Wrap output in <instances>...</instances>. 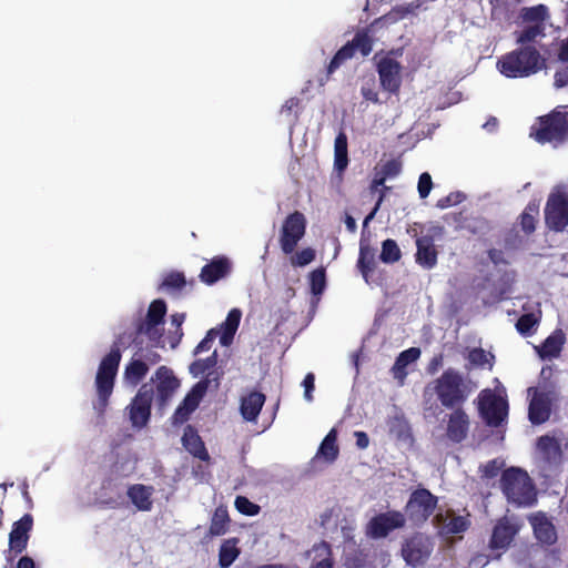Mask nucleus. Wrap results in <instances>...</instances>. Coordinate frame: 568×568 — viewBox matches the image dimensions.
<instances>
[{"mask_svg": "<svg viewBox=\"0 0 568 568\" xmlns=\"http://www.w3.org/2000/svg\"><path fill=\"white\" fill-rule=\"evenodd\" d=\"M217 358H219L217 352L214 351L206 358L194 361L190 365V373L194 377H199V376H201V375L206 373L205 377L209 376L210 379H211V383L215 382V387H217L219 384H220V382H219L220 376H219V374L215 371H213L215 368L216 364H217Z\"/></svg>", "mask_w": 568, "mask_h": 568, "instance_id": "28", "label": "nucleus"}, {"mask_svg": "<svg viewBox=\"0 0 568 568\" xmlns=\"http://www.w3.org/2000/svg\"><path fill=\"white\" fill-rule=\"evenodd\" d=\"M443 366V355H436L434 356L427 367V372L429 374H435L440 367Z\"/></svg>", "mask_w": 568, "mask_h": 568, "instance_id": "64", "label": "nucleus"}, {"mask_svg": "<svg viewBox=\"0 0 568 568\" xmlns=\"http://www.w3.org/2000/svg\"><path fill=\"white\" fill-rule=\"evenodd\" d=\"M336 439L337 433L333 428L328 432L320 446L318 453L323 455L327 462H334L338 456L339 449L336 445Z\"/></svg>", "mask_w": 568, "mask_h": 568, "instance_id": "37", "label": "nucleus"}, {"mask_svg": "<svg viewBox=\"0 0 568 568\" xmlns=\"http://www.w3.org/2000/svg\"><path fill=\"white\" fill-rule=\"evenodd\" d=\"M545 26L530 24L517 33V42L526 44L534 42L539 36H544Z\"/></svg>", "mask_w": 568, "mask_h": 568, "instance_id": "42", "label": "nucleus"}, {"mask_svg": "<svg viewBox=\"0 0 568 568\" xmlns=\"http://www.w3.org/2000/svg\"><path fill=\"white\" fill-rule=\"evenodd\" d=\"M151 385L150 390L144 389V426L149 420L153 399L155 398L160 408H164L180 388L181 382L172 368L162 365L151 377Z\"/></svg>", "mask_w": 568, "mask_h": 568, "instance_id": "2", "label": "nucleus"}, {"mask_svg": "<svg viewBox=\"0 0 568 568\" xmlns=\"http://www.w3.org/2000/svg\"><path fill=\"white\" fill-rule=\"evenodd\" d=\"M386 182L385 178H382L377 172H375L373 180L369 184V192L372 194L378 193L384 183Z\"/></svg>", "mask_w": 568, "mask_h": 568, "instance_id": "63", "label": "nucleus"}, {"mask_svg": "<svg viewBox=\"0 0 568 568\" xmlns=\"http://www.w3.org/2000/svg\"><path fill=\"white\" fill-rule=\"evenodd\" d=\"M568 135V114L554 110L547 115L539 116L538 123L531 126L530 136L544 144L562 142Z\"/></svg>", "mask_w": 568, "mask_h": 568, "instance_id": "7", "label": "nucleus"}, {"mask_svg": "<svg viewBox=\"0 0 568 568\" xmlns=\"http://www.w3.org/2000/svg\"><path fill=\"white\" fill-rule=\"evenodd\" d=\"M361 94L365 101L372 102L374 104L382 103L379 100V93L376 88V80L374 77L364 80L361 87Z\"/></svg>", "mask_w": 568, "mask_h": 568, "instance_id": "43", "label": "nucleus"}, {"mask_svg": "<svg viewBox=\"0 0 568 568\" xmlns=\"http://www.w3.org/2000/svg\"><path fill=\"white\" fill-rule=\"evenodd\" d=\"M265 399V395L257 390H252L246 396H243L240 405L243 418L247 422L256 420Z\"/></svg>", "mask_w": 568, "mask_h": 568, "instance_id": "24", "label": "nucleus"}, {"mask_svg": "<svg viewBox=\"0 0 568 568\" xmlns=\"http://www.w3.org/2000/svg\"><path fill=\"white\" fill-rule=\"evenodd\" d=\"M120 361L121 353L115 343L109 354L102 358L95 376L98 408L101 412H103L109 404V398L113 392Z\"/></svg>", "mask_w": 568, "mask_h": 568, "instance_id": "5", "label": "nucleus"}, {"mask_svg": "<svg viewBox=\"0 0 568 568\" xmlns=\"http://www.w3.org/2000/svg\"><path fill=\"white\" fill-rule=\"evenodd\" d=\"M545 225L549 231L561 233L568 226V192L566 186L556 185L548 195L544 207Z\"/></svg>", "mask_w": 568, "mask_h": 568, "instance_id": "6", "label": "nucleus"}, {"mask_svg": "<svg viewBox=\"0 0 568 568\" xmlns=\"http://www.w3.org/2000/svg\"><path fill=\"white\" fill-rule=\"evenodd\" d=\"M306 219L295 211L286 216L281 229L280 244L285 254H292L305 234Z\"/></svg>", "mask_w": 568, "mask_h": 568, "instance_id": "13", "label": "nucleus"}, {"mask_svg": "<svg viewBox=\"0 0 568 568\" xmlns=\"http://www.w3.org/2000/svg\"><path fill=\"white\" fill-rule=\"evenodd\" d=\"M402 257L400 250L395 240L387 239L382 243L379 258L387 264L395 263Z\"/></svg>", "mask_w": 568, "mask_h": 568, "instance_id": "40", "label": "nucleus"}, {"mask_svg": "<svg viewBox=\"0 0 568 568\" xmlns=\"http://www.w3.org/2000/svg\"><path fill=\"white\" fill-rule=\"evenodd\" d=\"M128 496L134 504V506L142 510V484L133 485L128 490Z\"/></svg>", "mask_w": 568, "mask_h": 568, "instance_id": "59", "label": "nucleus"}, {"mask_svg": "<svg viewBox=\"0 0 568 568\" xmlns=\"http://www.w3.org/2000/svg\"><path fill=\"white\" fill-rule=\"evenodd\" d=\"M565 344V335L558 329L549 335L540 346H538L537 353L540 358H556L560 355L562 346Z\"/></svg>", "mask_w": 568, "mask_h": 568, "instance_id": "30", "label": "nucleus"}, {"mask_svg": "<svg viewBox=\"0 0 568 568\" xmlns=\"http://www.w3.org/2000/svg\"><path fill=\"white\" fill-rule=\"evenodd\" d=\"M409 12L410 9L408 7H396L384 17L376 19L372 26L377 24L381 21L395 22L397 20L404 19Z\"/></svg>", "mask_w": 568, "mask_h": 568, "instance_id": "55", "label": "nucleus"}, {"mask_svg": "<svg viewBox=\"0 0 568 568\" xmlns=\"http://www.w3.org/2000/svg\"><path fill=\"white\" fill-rule=\"evenodd\" d=\"M234 505L239 513L246 516H256L261 510V507L257 504L252 503L245 496H237L235 498Z\"/></svg>", "mask_w": 568, "mask_h": 568, "instance_id": "48", "label": "nucleus"}, {"mask_svg": "<svg viewBox=\"0 0 568 568\" xmlns=\"http://www.w3.org/2000/svg\"><path fill=\"white\" fill-rule=\"evenodd\" d=\"M230 523L231 519L226 506H217L211 517L207 536L212 538L226 534L230 528Z\"/></svg>", "mask_w": 568, "mask_h": 568, "instance_id": "31", "label": "nucleus"}, {"mask_svg": "<svg viewBox=\"0 0 568 568\" xmlns=\"http://www.w3.org/2000/svg\"><path fill=\"white\" fill-rule=\"evenodd\" d=\"M447 423L445 429L446 438L453 444H460L467 439L471 420L470 416L464 408L447 409Z\"/></svg>", "mask_w": 568, "mask_h": 568, "instance_id": "17", "label": "nucleus"}, {"mask_svg": "<svg viewBox=\"0 0 568 568\" xmlns=\"http://www.w3.org/2000/svg\"><path fill=\"white\" fill-rule=\"evenodd\" d=\"M32 525L33 518L30 514L23 515L13 524L9 535V546L16 554H20L27 548Z\"/></svg>", "mask_w": 568, "mask_h": 568, "instance_id": "20", "label": "nucleus"}, {"mask_svg": "<svg viewBox=\"0 0 568 568\" xmlns=\"http://www.w3.org/2000/svg\"><path fill=\"white\" fill-rule=\"evenodd\" d=\"M314 554L310 568H334L335 560L329 542L321 540L312 546L307 555Z\"/></svg>", "mask_w": 568, "mask_h": 568, "instance_id": "26", "label": "nucleus"}, {"mask_svg": "<svg viewBox=\"0 0 568 568\" xmlns=\"http://www.w3.org/2000/svg\"><path fill=\"white\" fill-rule=\"evenodd\" d=\"M420 356V349L417 347H410L399 353L396 357L395 364L393 366V371L395 373L402 372L405 374V368L417 361Z\"/></svg>", "mask_w": 568, "mask_h": 568, "instance_id": "39", "label": "nucleus"}, {"mask_svg": "<svg viewBox=\"0 0 568 568\" xmlns=\"http://www.w3.org/2000/svg\"><path fill=\"white\" fill-rule=\"evenodd\" d=\"M168 306L164 300L158 298L150 303L146 314L144 315V335L155 345L162 344L164 317Z\"/></svg>", "mask_w": 568, "mask_h": 568, "instance_id": "14", "label": "nucleus"}, {"mask_svg": "<svg viewBox=\"0 0 568 568\" xmlns=\"http://www.w3.org/2000/svg\"><path fill=\"white\" fill-rule=\"evenodd\" d=\"M376 71L382 89L392 95H398L403 82L402 64L390 57H384L377 62Z\"/></svg>", "mask_w": 568, "mask_h": 568, "instance_id": "15", "label": "nucleus"}, {"mask_svg": "<svg viewBox=\"0 0 568 568\" xmlns=\"http://www.w3.org/2000/svg\"><path fill=\"white\" fill-rule=\"evenodd\" d=\"M233 271V262L226 255H216L212 257L199 274V278L206 285H214L219 281L226 278Z\"/></svg>", "mask_w": 568, "mask_h": 568, "instance_id": "18", "label": "nucleus"}, {"mask_svg": "<svg viewBox=\"0 0 568 568\" xmlns=\"http://www.w3.org/2000/svg\"><path fill=\"white\" fill-rule=\"evenodd\" d=\"M434 550L432 537L423 532H415L406 538L402 545V557L410 567H419L426 564Z\"/></svg>", "mask_w": 568, "mask_h": 568, "instance_id": "11", "label": "nucleus"}, {"mask_svg": "<svg viewBox=\"0 0 568 568\" xmlns=\"http://www.w3.org/2000/svg\"><path fill=\"white\" fill-rule=\"evenodd\" d=\"M537 448L549 465L557 466L561 463V447L555 437L548 435L540 436L537 440Z\"/></svg>", "mask_w": 568, "mask_h": 568, "instance_id": "27", "label": "nucleus"}, {"mask_svg": "<svg viewBox=\"0 0 568 568\" xmlns=\"http://www.w3.org/2000/svg\"><path fill=\"white\" fill-rule=\"evenodd\" d=\"M220 329L211 328L206 332L204 338L197 344L194 349V355H197L203 352H207L211 349L215 338L220 335Z\"/></svg>", "mask_w": 568, "mask_h": 568, "instance_id": "53", "label": "nucleus"}, {"mask_svg": "<svg viewBox=\"0 0 568 568\" xmlns=\"http://www.w3.org/2000/svg\"><path fill=\"white\" fill-rule=\"evenodd\" d=\"M438 498L427 488L418 487L412 491L405 506V516L414 525H423L434 514Z\"/></svg>", "mask_w": 568, "mask_h": 568, "instance_id": "9", "label": "nucleus"}, {"mask_svg": "<svg viewBox=\"0 0 568 568\" xmlns=\"http://www.w3.org/2000/svg\"><path fill=\"white\" fill-rule=\"evenodd\" d=\"M432 187H433V181H432L430 174L428 172L422 173L419 175L418 185H417V190H418V194H419L420 199H426L429 195Z\"/></svg>", "mask_w": 568, "mask_h": 568, "instance_id": "56", "label": "nucleus"}, {"mask_svg": "<svg viewBox=\"0 0 568 568\" xmlns=\"http://www.w3.org/2000/svg\"><path fill=\"white\" fill-rule=\"evenodd\" d=\"M516 532V527L507 520L498 521L493 529L489 547L491 549H507Z\"/></svg>", "mask_w": 568, "mask_h": 568, "instance_id": "23", "label": "nucleus"}, {"mask_svg": "<svg viewBox=\"0 0 568 568\" xmlns=\"http://www.w3.org/2000/svg\"><path fill=\"white\" fill-rule=\"evenodd\" d=\"M389 191H390V186H387L385 184H384V186L381 187V190L377 193L378 196H377V200H376V203H375L373 210L364 220V225H366L371 220H373L375 217L376 213L381 209V206Z\"/></svg>", "mask_w": 568, "mask_h": 568, "instance_id": "57", "label": "nucleus"}, {"mask_svg": "<svg viewBox=\"0 0 568 568\" xmlns=\"http://www.w3.org/2000/svg\"><path fill=\"white\" fill-rule=\"evenodd\" d=\"M126 383L135 386L142 379V358L135 357L124 373Z\"/></svg>", "mask_w": 568, "mask_h": 568, "instance_id": "46", "label": "nucleus"}, {"mask_svg": "<svg viewBox=\"0 0 568 568\" xmlns=\"http://www.w3.org/2000/svg\"><path fill=\"white\" fill-rule=\"evenodd\" d=\"M531 526L534 529L535 537L538 541L545 545H554L557 541V531L554 524L540 514L531 519Z\"/></svg>", "mask_w": 568, "mask_h": 568, "instance_id": "25", "label": "nucleus"}, {"mask_svg": "<svg viewBox=\"0 0 568 568\" xmlns=\"http://www.w3.org/2000/svg\"><path fill=\"white\" fill-rule=\"evenodd\" d=\"M487 254L491 263L495 265L507 264V261L504 257V252L501 250L490 248L488 250Z\"/></svg>", "mask_w": 568, "mask_h": 568, "instance_id": "61", "label": "nucleus"}, {"mask_svg": "<svg viewBox=\"0 0 568 568\" xmlns=\"http://www.w3.org/2000/svg\"><path fill=\"white\" fill-rule=\"evenodd\" d=\"M374 40L368 28L357 31L354 38L344 44L332 58L327 65V77L335 72L344 62L352 59L358 51L367 57L373 51Z\"/></svg>", "mask_w": 568, "mask_h": 568, "instance_id": "10", "label": "nucleus"}, {"mask_svg": "<svg viewBox=\"0 0 568 568\" xmlns=\"http://www.w3.org/2000/svg\"><path fill=\"white\" fill-rule=\"evenodd\" d=\"M520 18L527 23L545 26V21L549 18L548 8L545 4L525 7L520 10Z\"/></svg>", "mask_w": 568, "mask_h": 568, "instance_id": "36", "label": "nucleus"}, {"mask_svg": "<svg viewBox=\"0 0 568 568\" xmlns=\"http://www.w3.org/2000/svg\"><path fill=\"white\" fill-rule=\"evenodd\" d=\"M528 392H534L528 408L530 423L534 425L546 423L551 414V399L549 394L546 392H538L532 387H530Z\"/></svg>", "mask_w": 568, "mask_h": 568, "instance_id": "19", "label": "nucleus"}, {"mask_svg": "<svg viewBox=\"0 0 568 568\" xmlns=\"http://www.w3.org/2000/svg\"><path fill=\"white\" fill-rule=\"evenodd\" d=\"M348 165L347 155V136L344 132H339L334 143V169L342 174Z\"/></svg>", "mask_w": 568, "mask_h": 568, "instance_id": "34", "label": "nucleus"}, {"mask_svg": "<svg viewBox=\"0 0 568 568\" xmlns=\"http://www.w3.org/2000/svg\"><path fill=\"white\" fill-rule=\"evenodd\" d=\"M311 291L314 295H320L324 292L326 286V275L323 267L316 268L310 274Z\"/></svg>", "mask_w": 568, "mask_h": 568, "instance_id": "45", "label": "nucleus"}, {"mask_svg": "<svg viewBox=\"0 0 568 568\" xmlns=\"http://www.w3.org/2000/svg\"><path fill=\"white\" fill-rule=\"evenodd\" d=\"M476 389L477 384L471 378L449 367L426 385L424 403L427 405L435 398L440 412L464 408Z\"/></svg>", "mask_w": 568, "mask_h": 568, "instance_id": "1", "label": "nucleus"}, {"mask_svg": "<svg viewBox=\"0 0 568 568\" xmlns=\"http://www.w3.org/2000/svg\"><path fill=\"white\" fill-rule=\"evenodd\" d=\"M508 402L493 389H481L477 396V410L488 427L497 428L508 417Z\"/></svg>", "mask_w": 568, "mask_h": 568, "instance_id": "8", "label": "nucleus"}, {"mask_svg": "<svg viewBox=\"0 0 568 568\" xmlns=\"http://www.w3.org/2000/svg\"><path fill=\"white\" fill-rule=\"evenodd\" d=\"M402 171V164L397 160H389L385 162L378 170L376 169L375 172H377L382 178L392 179L397 176Z\"/></svg>", "mask_w": 568, "mask_h": 568, "instance_id": "51", "label": "nucleus"}, {"mask_svg": "<svg viewBox=\"0 0 568 568\" xmlns=\"http://www.w3.org/2000/svg\"><path fill=\"white\" fill-rule=\"evenodd\" d=\"M315 251L312 247H306L291 257V264L293 266L302 267L312 263L315 260Z\"/></svg>", "mask_w": 568, "mask_h": 568, "instance_id": "49", "label": "nucleus"}, {"mask_svg": "<svg viewBox=\"0 0 568 568\" xmlns=\"http://www.w3.org/2000/svg\"><path fill=\"white\" fill-rule=\"evenodd\" d=\"M376 267V250L368 243L361 241L357 268L365 282L368 283L371 274Z\"/></svg>", "mask_w": 568, "mask_h": 568, "instance_id": "29", "label": "nucleus"}, {"mask_svg": "<svg viewBox=\"0 0 568 568\" xmlns=\"http://www.w3.org/2000/svg\"><path fill=\"white\" fill-rule=\"evenodd\" d=\"M542 60L535 47L526 45L505 54L497 67L507 78H526L541 69Z\"/></svg>", "mask_w": 568, "mask_h": 568, "instance_id": "3", "label": "nucleus"}, {"mask_svg": "<svg viewBox=\"0 0 568 568\" xmlns=\"http://www.w3.org/2000/svg\"><path fill=\"white\" fill-rule=\"evenodd\" d=\"M470 523L467 518L455 516L446 525V530L448 534L456 535L466 531Z\"/></svg>", "mask_w": 568, "mask_h": 568, "instance_id": "52", "label": "nucleus"}, {"mask_svg": "<svg viewBox=\"0 0 568 568\" xmlns=\"http://www.w3.org/2000/svg\"><path fill=\"white\" fill-rule=\"evenodd\" d=\"M304 387V397L307 402L313 400V390L315 388V375L313 373H307L302 383Z\"/></svg>", "mask_w": 568, "mask_h": 568, "instance_id": "58", "label": "nucleus"}, {"mask_svg": "<svg viewBox=\"0 0 568 568\" xmlns=\"http://www.w3.org/2000/svg\"><path fill=\"white\" fill-rule=\"evenodd\" d=\"M128 409L132 427L136 430L142 429V388L136 392Z\"/></svg>", "mask_w": 568, "mask_h": 568, "instance_id": "38", "label": "nucleus"}, {"mask_svg": "<svg viewBox=\"0 0 568 568\" xmlns=\"http://www.w3.org/2000/svg\"><path fill=\"white\" fill-rule=\"evenodd\" d=\"M465 194L463 192H450L448 195L439 199L436 203V206L438 209H447V207H450L453 205H457L459 203H462L464 200H465Z\"/></svg>", "mask_w": 568, "mask_h": 568, "instance_id": "54", "label": "nucleus"}, {"mask_svg": "<svg viewBox=\"0 0 568 568\" xmlns=\"http://www.w3.org/2000/svg\"><path fill=\"white\" fill-rule=\"evenodd\" d=\"M405 523L404 514L389 510L374 516L366 526V534L374 539L385 538L390 531L403 528Z\"/></svg>", "mask_w": 568, "mask_h": 568, "instance_id": "16", "label": "nucleus"}, {"mask_svg": "<svg viewBox=\"0 0 568 568\" xmlns=\"http://www.w3.org/2000/svg\"><path fill=\"white\" fill-rule=\"evenodd\" d=\"M237 539L231 538L223 541L219 551V565L221 568H229L240 556Z\"/></svg>", "mask_w": 568, "mask_h": 568, "instance_id": "35", "label": "nucleus"}, {"mask_svg": "<svg viewBox=\"0 0 568 568\" xmlns=\"http://www.w3.org/2000/svg\"><path fill=\"white\" fill-rule=\"evenodd\" d=\"M185 284H186L185 276L181 272L169 273L162 282L163 287L172 288V290H181L185 286Z\"/></svg>", "mask_w": 568, "mask_h": 568, "instance_id": "50", "label": "nucleus"}, {"mask_svg": "<svg viewBox=\"0 0 568 568\" xmlns=\"http://www.w3.org/2000/svg\"><path fill=\"white\" fill-rule=\"evenodd\" d=\"M489 357L494 358V356L490 353H487L485 349L478 347L471 349L467 358L474 366L485 367L486 365H488L489 368H491L493 364L490 363Z\"/></svg>", "mask_w": 568, "mask_h": 568, "instance_id": "47", "label": "nucleus"}, {"mask_svg": "<svg viewBox=\"0 0 568 568\" xmlns=\"http://www.w3.org/2000/svg\"><path fill=\"white\" fill-rule=\"evenodd\" d=\"M210 385L211 379L209 376L193 385L171 417L174 426L182 425L190 419L192 413L195 412L205 396Z\"/></svg>", "mask_w": 568, "mask_h": 568, "instance_id": "12", "label": "nucleus"}, {"mask_svg": "<svg viewBox=\"0 0 568 568\" xmlns=\"http://www.w3.org/2000/svg\"><path fill=\"white\" fill-rule=\"evenodd\" d=\"M500 487L507 500L517 506H531L536 501L535 486L528 474L520 468L503 471Z\"/></svg>", "mask_w": 568, "mask_h": 568, "instance_id": "4", "label": "nucleus"}, {"mask_svg": "<svg viewBox=\"0 0 568 568\" xmlns=\"http://www.w3.org/2000/svg\"><path fill=\"white\" fill-rule=\"evenodd\" d=\"M501 464L498 463L497 459L489 460L481 468L483 477L485 478H494L500 471Z\"/></svg>", "mask_w": 568, "mask_h": 568, "instance_id": "60", "label": "nucleus"}, {"mask_svg": "<svg viewBox=\"0 0 568 568\" xmlns=\"http://www.w3.org/2000/svg\"><path fill=\"white\" fill-rule=\"evenodd\" d=\"M354 437L356 439V446L359 448V449H365L368 447L369 445V438H368V435L363 432V430H356L354 433Z\"/></svg>", "mask_w": 568, "mask_h": 568, "instance_id": "62", "label": "nucleus"}, {"mask_svg": "<svg viewBox=\"0 0 568 568\" xmlns=\"http://www.w3.org/2000/svg\"><path fill=\"white\" fill-rule=\"evenodd\" d=\"M558 58L561 62H568V38L561 43ZM555 84L558 88H562L568 84V64L565 69L555 73Z\"/></svg>", "mask_w": 568, "mask_h": 568, "instance_id": "41", "label": "nucleus"}, {"mask_svg": "<svg viewBox=\"0 0 568 568\" xmlns=\"http://www.w3.org/2000/svg\"><path fill=\"white\" fill-rule=\"evenodd\" d=\"M182 444L185 449L201 460H209L210 455L197 430L192 425H186L182 436Z\"/></svg>", "mask_w": 568, "mask_h": 568, "instance_id": "22", "label": "nucleus"}, {"mask_svg": "<svg viewBox=\"0 0 568 568\" xmlns=\"http://www.w3.org/2000/svg\"><path fill=\"white\" fill-rule=\"evenodd\" d=\"M539 215V202L531 200L518 217L520 230L526 235H531L536 231L537 217Z\"/></svg>", "mask_w": 568, "mask_h": 568, "instance_id": "32", "label": "nucleus"}, {"mask_svg": "<svg viewBox=\"0 0 568 568\" xmlns=\"http://www.w3.org/2000/svg\"><path fill=\"white\" fill-rule=\"evenodd\" d=\"M242 313L237 308H233L229 312L226 320L222 324V333L220 334V343L223 346H229L239 328Z\"/></svg>", "mask_w": 568, "mask_h": 568, "instance_id": "33", "label": "nucleus"}, {"mask_svg": "<svg viewBox=\"0 0 568 568\" xmlns=\"http://www.w3.org/2000/svg\"><path fill=\"white\" fill-rule=\"evenodd\" d=\"M416 263L426 270L437 264L438 252L430 236H423L416 240Z\"/></svg>", "mask_w": 568, "mask_h": 568, "instance_id": "21", "label": "nucleus"}, {"mask_svg": "<svg viewBox=\"0 0 568 568\" xmlns=\"http://www.w3.org/2000/svg\"><path fill=\"white\" fill-rule=\"evenodd\" d=\"M538 322L539 320L534 313H526L517 320L516 328L521 335L529 336L534 333V328Z\"/></svg>", "mask_w": 568, "mask_h": 568, "instance_id": "44", "label": "nucleus"}]
</instances>
